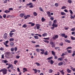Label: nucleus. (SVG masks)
<instances>
[{"label":"nucleus","mask_w":75,"mask_h":75,"mask_svg":"<svg viewBox=\"0 0 75 75\" xmlns=\"http://www.w3.org/2000/svg\"><path fill=\"white\" fill-rule=\"evenodd\" d=\"M7 69L6 68H4L3 69H2V72L4 75H6V74H7Z\"/></svg>","instance_id":"f257e3e1"},{"label":"nucleus","mask_w":75,"mask_h":75,"mask_svg":"<svg viewBox=\"0 0 75 75\" xmlns=\"http://www.w3.org/2000/svg\"><path fill=\"white\" fill-rule=\"evenodd\" d=\"M27 6H29L30 8H33V4L31 2H29L28 4H26Z\"/></svg>","instance_id":"f03ea898"},{"label":"nucleus","mask_w":75,"mask_h":75,"mask_svg":"<svg viewBox=\"0 0 75 75\" xmlns=\"http://www.w3.org/2000/svg\"><path fill=\"white\" fill-rule=\"evenodd\" d=\"M48 62L50 63V64H52H52H54V61H53V60H52V59H51L48 61Z\"/></svg>","instance_id":"7ed1b4c3"},{"label":"nucleus","mask_w":75,"mask_h":75,"mask_svg":"<svg viewBox=\"0 0 75 75\" xmlns=\"http://www.w3.org/2000/svg\"><path fill=\"white\" fill-rule=\"evenodd\" d=\"M7 33H5L4 34V39H6L7 38Z\"/></svg>","instance_id":"20e7f679"},{"label":"nucleus","mask_w":75,"mask_h":75,"mask_svg":"<svg viewBox=\"0 0 75 75\" xmlns=\"http://www.w3.org/2000/svg\"><path fill=\"white\" fill-rule=\"evenodd\" d=\"M31 17V16H30V15H27L26 16H25L24 17V18L25 17V18H24V19H27V18H29V17Z\"/></svg>","instance_id":"39448f33"},{"label":"nucleus","mask_w":75,"mask_h":75,"mask_svg":"<svg viewBox=\"0 0 75 75\" xmlns=\"http://www.w3.org/2000/svg\"><path fill=\"white\" fill-rule=\"evenodd\" d=\"M36 27H37V29L38 30V29H39V28H40V25L39 24H36Z\"/></svg>","instance_id":"423d86ee"},{"label":"nucleus","mask_w":75,"mask_h":75,"mask_svg":"<svg viewBox=\"0 0 75 75\" xmlns=\"http://www.w3.org/2000/svg\"><path fill=\"white\" fill-rule=\"evenodd\" d=\"M58 38V35H56L55 37H52V39L54 40H55L56 38Z\"/></svg>","instance_id":"0eeeda50"},{"label":"nucleus","mask_w":75,"mask_h":75,"mask_svg":"<svg viewBox=\"0 0 75 75\" xmlns=\"http://www.w3.org/2000/svg\"><path fill=\"white\" fill-rule=\"evenodd\" d=\"M9 66L10 68H11V69H13L14 68V67L13 66V64H9Z\"/></svg>","instance_id":"6e6552de"},{"label":"nucleus","mask_w":75,"mask_h":75,"mask_svg":"<svg viewBox=\"0 0 75 75\" xmlns=\"http://www.w3.org/2000/svg\"><path fill=\"white\" fill-rule=\"evenodd\" d=\"M52 26H54L55 27H57L58 26V25L56 24V23H53Z\"/></svg>","instance_id":"1a4fd4ad"},{"label":"nucleus","mask_w":75,"mask_h":75,"mask_svg":"<svg viewBox=\"0 0 75 75\" xmlns=\"http://www.w3.org/2000/svg\"><path fill=\"white\" fill-rule=\"evenodd\" d=\"M65 41L66 42H68V43H71V41L67 39H65Z\"/></svg>","instance_id":"9d476101"},{"label":"nucleus","mask_w":75,"mask_h":75,"mask_svg":"<svg viewBox=\"0 0 75 75\" xmlns=\"http://www.w3.org/2000/svg\"><path fill=\"white\" fill-rule=\"evenodd\" d=\"M25 15V13H21L20 15V16L21 17H23V16Z\"/></svg>","instance_id":"9b49d317"},{"label":"nucleus","mask_w":75,"mask_h":75,"mask_svg":"<svg viewBox=\"0 0 75 75\" xmlns=\"http://www.w3.org/2000/svg\"><path fill=\"white\" fill-rule=\"evenodd\" d=\"M57 60L58 61H61L63 60V58L62 57L58 58Z\"/></svg>","instance_id":"f8f14e48"},{"label":"nucleus","mask_w":75,"mask_h":75,"mask_svg":"<svg viewBox=\"0 0 75 75\" xmlns=\"http://www.w3.org/2000/svg\"><path fill=\"white\" fill-rule=\"evenodd\" d=\"M51 52L52 55H53L54 56H55V52L54 51H52Z\"/></svg>","instance_id":"ddd939ff"},{"label":"nucleus","mask_w":75,"mask_h":75,"mask_svg":"<svg viewBox=\"0 0 75 75\" xmlns=\"http://www.w3.org/2000/svg\"><path fill=\"white\" fill-rule=\"evenodd\" d=\"M13 34H14V33L12 32H10V33H9V35L10 37H12L13 36H12V35H13Z\"/></svg>","instance_id":"4468645a"},{"label":"nucleus","mask_w":75,"mask_h":75,"mask_svg":"<svg viewBox=\"0 0 75 75\" xmlns=\"http://www.w3.org/2000/svg\"><path fill=\"white\" fill-rule=\"evenodd\" d=\"M14 43L12 42L10 43V45L11 47H13L14 46Z\"/></svg>","instance_id":"2eb2a0df"},{"label":"nucleus","mask_w":75,"mask_h":75,"mask_svg":"<svg viewBox=\"0 0 75 75\" xmlns=\"http://www.w3.org/2000/svg\"><path fill=\"white\" fill-rule=\"evenodd\" d=\"M63 71H64V69L60 71V72L62 74V75H64V72Z\"/></svg>","instance_id":"dca6fc26"},{"label":"nucleus","mask_w":75,"mask_h":75,"mask_svg":"<svg viewBox=\"0 0 75 75\" xmlns=\"http://www.w3.org/2000/svg\"><path fill=\"white\" fill-rule=\"evenodd\" d=\"M67 71L68 73H71V70L69 69H67Z\"/></svg>","instance_id":"f3484780"},{"label":"nucleus","mask_w":75,"mask_h":75,"mask_svg":"<svg viewBox=\"0 0 75 75\" xmlns=\"http://www.w3.org/2000/svg\"><path fill=\"white\" fill-rule=\"evenodd\" d=\"M47 34L46 33H44L42 34V36L43 37H46V36H47Z\"/></svg>","instance_id":"a211bd4d"},{"label":"nucleus","mask_w":75,"mask_h":75,"mask_svg":"<svg viewBox=\"0 0 75 75\" xmlns=\"http://www.w3.org/2000/svg\"><path fill=\"white\" fill-rule=\"evenodd\" d=\"M60 35L62 36V37H65V34L64 33H61L60 34Z\"/></svg>","instance_id":"6ab92c4d"},{"label":"nucleus","mask_w":75,"mask_h":75,"mask_svg":"<svg viewBox=\"0 0 75 75\" xmlns=\"http://www.w3.org/2000/svg\"><path fill=\"white\" fill-rule=\"evenodd\" d=\"M2 62H3L5 64H6V63H7L8 62V61H7L6 60H2Z\"/></svg>","instance_id":"aec40b11"},{"label":"nucleus","mask_w":75,"mask_h":75,"mask_svg":"<svg viewBox=\"0 0 75 75\" xmlns=\"http://www.w3.org/2000/svg\"><path fill=\"white\" fill-rule=\"evenodd\" d=\"M33 14L34 16H37L38 15V14L37 13L35 12H34L33 13Z\"/></svg>","instance_id":"412c9836"},{"label":"nucleus","mask_w":75,"mask_h":75,"mask_svg":"<svg viewBox=\"0 0 75 75\" xmlns=\"http://www.w3.org/2000/svg\"><path fill=\"white\" fill-rule=\"evenodd\" d=\"M14 40V39L13 38H10L9 40V41H13Z\"/></svg>","instance_id":"4be33fe9"},{"label":"nucleus","mask_w":75,"mask_h":75,"mask_svg":"<svg viewBox=\"0 0 75 75\" xmlns=\"http://www.w3.org/2000/svg\"><path fill=\"white\" fill-rule=\"evenodd\" d=\"M33 71H34L35 73H37V69H33Z\"/></svg>","instance_id":"5701e85b"},{"label":"nucleus","mask_w":75,"mask_h":75,"mask_svg":"<svg viewBox=\"0 0 75 75\" xmlns=\"http://www.w3.org/2000/svg\"><path fill=\"white\" fill-rule=\"evenodd\" d=\"M61 15L63 16V15H66V13L64 12H62L61 13Z\"/></svg>","instance_id":"b1692460"},{"label":"nucleus","mask_w":75,"mask_h":75,"mask_svg":"<svg viewBox=\"0 0 75 75\" xmlns=\"http://www.w3.org/2000/svg\"><path fill=\"white\" fill-rule=\"evenodd\" d=\"M27 26V25H26V24H25L23 26H22V27L23 28H26Z\"/></svg>","instance_id":"393cba45"},{"label":"nucleus","mask_w":75,"mask_h":75,"mask_svg":"<svg viewBox=\"0 0 75 75\" xmlns=\"http://www.w3.org/2000/svg\"><path fill=\"white\" fill-rule=\"evenodd\" d=\"M4 13H10V11L7 10H5L4 11Z\"/></svg>","instance_id":"a878e982"},{"label":"nucleus","mask_w":75,"mask_h":75,"mask_svg":"<svg viewBox=\"0 0 75 75\" xmlns=\"http://www.w3.org/2000/svg\"><path fill=\"white\" fill-rule=\"evenodd\" d=\"M44 42H46L47 44H48L49 43V41L46 40H43Z\"/></svg>","instance_id":"bb28decb"},{"label":"nucleus","mask_w":75,"mask_h":75,"mask_svg":"<svg viewBox=\"0 0 75 75\" xmlns=\"http://www.w3.org/2000/svg\"><path fill=\"white\" fill-rule=\"evenodd\" d=\"M58 65L59 66H61L62 65V62H60L58 64Z\"/></svg>","instance_id":"cd10ccee"},{"label":"nucleus","mask_w":75,"mask_h":75,"mask_svg":"<svg viewBox=\"0 0 75 75\" xmlns=\"http://www.w3.org/2000/svg\"><path fill=\"white\" fill-rule=\"evenodd\" d=\"M34 37L35 39H37V40L38 39V36H35Z\"/></svg>","instance_id":"c85d7f7f"},{"label":"nucleus","mask_w":75,"mask_h":75,"mask_svg":"<svg viewBox=\"0 0 75 75\" xmlns=\"http://www.w3.org/2000/svg\"><path fill=\"white\" fill-rule=\"evenodd\" d=\"M75 17V15L73 16H71L70 17V18H71V19H72V18H74Z\"/></svg>","instance_id":"c756f323"},{"label":"nucleus","mask_w":75,"mask_h":75,"mask_svg":"<svg viewBox=\"0 0 75 75\" xmlns=\"http://www.w3.org/2000/svg\"><path fill=\"white\" fill-rule=\"evenodd\" d=\"M71 40H75V38L73 37V36H71Z\"/></svg>","instance_id":"7c9ffc66"},{"label":"nucleus","mask_w":75,"mask_h":75,"mask_svg":"<svg viewBox=\"0 0 75 75\" xmlns=\"http://www.w3.org/2000/svg\"><path fill=\"white\" fill-rule=\"evenodd\" d=\"M23 71H27V69L25 68H23Z\"/></svg>","instance_id":"2f4dec72"},{"label":"nucleus","mask_w":75,"mask_h":75,"mask_svg":"<svg viewBox=\"0 0 75 75\" xmlns=\"http://www.w3.org/2000/svg\"><path fill=\"white\" fill-rule=\"evenodd\" d=\"M69 11L71 14H73V12H72V11L70 9L69 10Z\"/></svg>","instance_id":"473e14b6"},{"label":"nucleus","mask_w":75,"mask_h":75,"mask_svg":"<svg viewBox=\"0 0 75 75\" xmlns=\"http://www.w3.org/2000/svg\"><path fill=\"white\" fill-rule=\"evenodd\" d=\"M52 71H53V70L52 69L49 70V72L50 73H52Z\"/></svg>","instance_id":"72a5a7b5"},{"label":"nucleus","mask_w":75,"mask_h":75,"mask_svg":"<svg viewBox=\"0 0 75 75\" xmlns=\"http://www.w3.org/2000/svg\"><path fill=\"white\" fill-rule=\"evenodd\" d=\"M55 6L56 7H58L59 6V5H58V4L56 3L55 4Z\"/></svg>","instance_id":"f704fd0d"},{"label":"nucleus","mask_w":75,"mask_h":75,"mask_svg":"<svg viewBox=\"0 0 75 75\" xmlns=\"http://www.w3.org/2000/svg\"><path fill=\"white\" fill-rule=\"evenodd\" d=\"M67 1L68 3H70V4H71L72 3V1H71V0H68Z\"/></svg>","instance_id":"c9c22d12"},{"label":"nucleus","mask_w":75,"mask_h":75,"mask_svg":"<svg viewBox=\"0 0 75 75\" xmlns=\"http://www.w3.org/2000/svg\"><path fill=\"white\" fill-rule=\"evenodd\" d=\"M52 59V57H49L47 58V60H50V59Z\"/></svg>","instance_id":"e433bc0d"},{"label":"nucleus","mask_w":75,"mask_h":75,"mask_svg":"<svg viewBox=\"0 0 75 75\" xmlns=\"http://www.w3.org/2000/svg\"><path fill=\"white\" fill-rule=\"evenodd\" d=\"M42 22H44V21H45V19L44 18H42Z\"/></svg>","instance_id":"4c0bfd02"},{"label":"nucleus","mask_w":75,"mask_h":75,"mask_svg":"<svg viewBox=\"0 0 75 75\" xmlns=\"http://www.w3.org/2000/svg\"><path fill=\"white\" fill-rule=\"evenodd\" d=\"M63 44L64 43H63L62 42L60 43L59 45H60V46H62V45H63Z\"/></svg>","instance_id":"58836bf2"},{"label":"nucleus","mask_w":75,"mask_h":75,"mask_svg":"<svg viewBox=\"0 0 75 75\" xmlns=\"http://www.w3.org/2000/svg\"><path fill=\"white\" fill-rule=\"evenodd\" d=\"M52 26L53 27H51V28L52 30H54V28H55V27L54 26Z\"/></svg>","instance_id":"ea45409f"},{"label":"nucleus","mask_w":75,"mask_h":75,"mask_svg":"<svg viewBox=\"0 0 75 75\" xmlns=\"http://www.w3.org/2000/svg\"><path fill=\"white\" fill-rule=\"evenodd\" d=\"M39 10L40 11H43V10L42 9V8H41V7L39 8Z\"/></svg>","instance_id":"a19ab883"},{"label":"nucleus","mask_w":75,"mask_h":75,"mask_svg":"<svg viewBox=\"0 0 75 75\" xmlns=\"http://www.w3.org/2000/svg\"><path fill=\"white\" fill-rule=\"evenodd\" d=\"M3 17L4 18H6V14H4L3 15Z\"/></svg>","instance_id":"79ce46f5"},{"label":"nucleus","mask_w":75,"mask_h":75,"mask_svg":"<svg viewBox=\"0 0 75 75\" xmlns=\"http://www.w3.org/2000/svg\"><path fill=\"white\" fill-rule=\"evenodd\" d=\"M71 69L73 70V71H75V68H73L72 67H71Z\"/></svg>","instance_id":"37998d69"},{"label":"nucleus","mask_w":75,"mask_h":75,"mask_svg":"<svg viewBox=\"0 0 75 75\" xmlns=\"http://www.w3.org/2000/svg\"><path fill=\"white\" fill-rule=\"evenodd\" d=\"M55 47V45L54 44H53L52 45V48H54V47Z\"/></svg>","instance_id":"c03bdc74"},{"label":"nucleus","mask_w":75,"mask_h":75,"mask_svg":"<svg viewBox=\"0 0 75 75\" xmlns=\"http://www.w3.org/2000/svg\"><path fill=\"white\" fill-rule=\"evenodd\" d=\"M48 53V52L47 51H46L44 53V55H47V54Z\"/></svg>","instance_id":"a18cd8bd"},{"label":"nucleus","mask_w":75,"mask_h":75,"mask_svg":"<svg viewBox=\"0 0 75 75\" xmlns=\"http://www.w3.org/2000/svg\"><path fill=\"white\" fill-rule=\"evenodd\" d=\"M36 50L38 52H40V50L38 49H37Z\"/></svg>","instance_id":"49530a36"},{"label":"nucleus","mask_w":75,"mask_h":75,"mask_svg":"<svg viewBox=\"0 0 75 75\" xmlns=\"http://www.w3.org/2000/svg\"><path fill=\"white\" fill-rule=\"evenodd\" d=\"M0 50H1V51H4V48L3 47H1L0 48Z\"/></svg>","instance_id":"de8ad7c7"},{"label":"nucleus","mask_w":75,"mask_h":75,"mask_svg":"<svg viewBox=\"0 0 75 75\" xmlns=\"http://www.w3.org/2000/svg\"><path fill=\"white\" fill-rule=\"evenodd\" d=\"M65 8H66V7L65 6H63L62 8V9L63 10V9H65Z\"/></svg>","instance_id":"09e8293b"},{"label":"nucleus","mask_w":75,"mask_h":75,"mask_svg":"<svg viewBox=\"0 0 75 75\" xmlns=\"http://www.w3.org/2000/svg\"><path fill=\"white\" fill-rule=\"evenodd\" d=\"M20 56H16V59H19L20 58Z\"/></svg>","instance_id":"8fccbe9b"},{"label":"nucleus","mask_w":75,"mask_h":75,"mask_svg":"<svg viewBox=\"0 0 75 75\" xmlns=\"http://www.w3.org/2000/svg\"><path fill=\"white\" fill-rule=\"evenodd\" d=\"M43 39H44V40H49L50 38H43Z\"/></svg>","instance_id":"3c124183"},{"label":"nucleus","mask_w":75,"mask_h":75,"mask_svg":"<svg viewBox=\"0 0 75 75\" xmlns=\"http://www.w3.org/2000/svg\"><path fill=\"white\" fill-rule=\"evenodd\" d=\"M11 51H13L14 50V49L13 48H11Z\"/></svg>","instance_id":"603ef678"},{"label":"nucleus","mask_w":75,"mask_h":75,"mask_svg":"<svg viewBox=\"0 0 75 75\" xmlns=\"http://www.w3.org/2000/svg\"><path fill=\"white\" fill-rule=\"evenodd\" d=\"M35 64H37V66H39V65H40V64H39L37 62L35 63Z\"/></svg>","instance_id":"864d4df0"},{"label":"nucleus","mask_w":75,"mask_h":75,"mask_svg":"<svg viewBox=\"0 0 75 75\" xmlns=\"http://www.w3.org/2000/svg\"><path fill=\"white\" fill-rule=\"evenodd\" d=\"M35 47H36V48L38 47V48L40 47V45H35Z\"/></svg>","instance_id":"5fc2aeb1"},{"label":"nucleus","mask_w":75,"mask_h":75,"mask_svg":"<svg viewBox=\"0 0 75 75\" xmlns=\"http://www.w3.org/2000/svg\"><path fill=\"white\" fill-rule=\"evenodd\" d=\"M50 18V19L52 21L54 20V17H52Z\"/></svg>","instance_id":"6e6d98bb"},{"label":"nucleus","mask_w":75,"mask_h":75,"mask_svg":"<svg viewBox=\"0 0 75 75\" xmlns=\"http://www.w3.org/2000/svg\"><path fill=\"white\" fill-rule=\"evenodd\" d=\"M13 8H8V10L9 11H10L11 10H13Z\"/></svg>","instance_id":"4d7b16f0"},{"label":"nucleus","mask_w":75,"mask_h":75,"mask_svg":"<svg viewBox=\"0 0 75 75\" xmlns=\"http://www.w3.org/2000/svg\"><path fill=\"white\" fill-rule=\"evenodd\" d=\"M35 25V24L34 23H32V24H31V26H34V25Z\"/></svg>","instance_id":"13d9d810"},{"label":"nucleus","mask_w":75,"mask_h":75,"mask_svg":"<svg viewBox=\"0 0 75 75\" xmlns=\"http://www.w3.org/2000/svg\"><path fill=\"white\" fill-rule=\"evenodd\" d=\"M7 0H4V3H7Z\"/></svg>","instance_id":"bf43d9fd"},{"label":"nucleus","mask_w":75,"mask_h":75,"mask_svg":"<svg viewBox=\"0 0 75 75\" xmlns=\"http://www.w3.org/2000/svg\"><path fill=\"white\" fill-rule=\"evenodd\" d=\"M49 25H51V24H52V22H51V21H50L49 22Z\"/></svg>","instance_id":"052dcab7"},{"label":"nucleus","mask_w":75,"mask_h":75,"mask_svg":"<svg viewBox=\"0 0 75 75\" xmlns=\"http://www.w3.org/2000/svg\"><path fill=\"white\" fill-rule=\"evenodd\" d=\"M14 50H15V52H16L17 51V47H15Z\"/></svg>","instance_id":"680f3d73"},{"label":"nucleus","mask_w":75,"mask_h":75,"mask_svg":"<svg viewBox=\"0 0 75 75\" xmlns=\"http://www.w3.org/2000/svg\"><path fill=\"white\" fill-rule=\"evenodd\" d=\"M41 52L42 54H44V50L42 51Z\"/></svg>","instance_id":"e2e57ef3"},{"label":"nucleus","mask_w":75,"mask_h":75,"mask_svg":"<svg viewBox=\"0 0 75 75\" xmlns=\"http://www.w3.org/2000/svg\"><path fill=\"white\" fill-rule=\"evenodd\" d=\"M75 30V29L74 28H72V29H71V31H74Z\"/></svg>","instance_id":"0e129e2a"},{"label":"nucleus","mask_w":75,"mask_h":75,"mask_svg":"<svg viewBox=\"0 0 75 75\" xmlns=\"http://www.w3.org/2000/svg\"><path fill=\"white\" fill-rule=\"evenodd\" d=\"M54 44V43L52 42H50V45H53Z\"/></svg>","instance_id":"69168bd1"},{"label":"nucleus","mask_w":75,"mask_h":75,"mask_svg":"<svg viewBox=\"0 0 75 75\" xmlns=\"http://www.w3.org/2000/svg\"><path fill=\"white\" fill-rule=\"evenodd\" d=\"M32 43H33V44H35V41H34V40H32Z\"/></svg>","instance_id":"338daca9"},{"label":"nucleus","mask_w":75,"mask_h":75,"mask_svg":"<svg viewBox=\"0 0 75 75\" xmlns=\"http://www.w3.org/2000/svg\"><path fill=\"white\" fill-rule=\"evenodd\" d=\"M46 13H47V15L50 14V12L49 11L46 12Z\"/></svg>","instance_id":"774afa93"}]
</instances>
